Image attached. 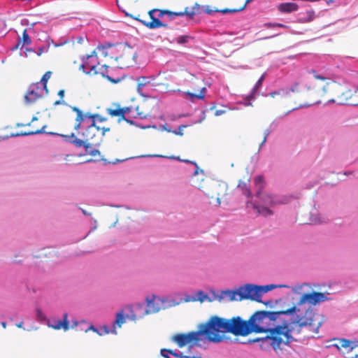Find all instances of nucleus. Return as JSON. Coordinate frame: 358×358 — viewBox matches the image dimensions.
<instances>
[{
	"label": "nucleus",
	"mask_w": 358,
	"mask_h": 358,
	"mask_svg": "<svg viewBox=\"0 0 358 358\" xmlns=\"http://www.w3.org/2000/svg\"><path fill=\"white\" fill-rule=\"evenodd\" d=\"M277 287L278 286L275 285L261 286L253 284H246L239 287L235 290H225L221 292L217 296V299L220 302L250 299L252 301L263 303L262 301L263 294ZM279 287L282 286L280 285ZM327 299L328 298L325 293L312 292L302 294L299 300L295 304L286 308L284 306L285 303L282 299L264 302L267 307H269L272 310H256L254 313H313L317 306Z\"/></svg>",
	"instance_id": "obj_1"
},
{
	"label": "nucleus",
	"mask_w": 358,
	"mask_h": 358,
	"mask_svg": "<svg viewBox=\"0 0 358 358\" xmlns=\"http://www.w3.org/2000/svg\"><path fill=\"white\" fill-rule=\"evenodd\" d=\"M253 318L243 320L240 316L230 319L217 316L212 317L207 322L210 334L209 342L219 343L226 341L228 338L222 335L224 334L242 337L249 336L252 334V331L257 329L253 324Z\"/></svg>",
	"instance_id": "obj_2"
},
{
	"label": "nucleus",
	"mask_w": 358,
	"mask_h": 358,
	"mask_svg": "<svg viewBox=\"0 0 358 358\" xmlns=\"http://www.w3.org/2000/svg\"><path fill=\"white\" fill-rule=\"evenodd\" d=\"M200 172L199 175L198 169H196L194 176L192 178L193 185L201 190L210 199V203H215L216 206H220V199L227 194V184L205 177L203 170Z\"/></svg>",
	"instance_id": "obj_3"
},
{
	"label": "nucleus",
	"mask_w": 358,
	"mask_h": 358,
	"mask_svg": "<svg viewBox=\"0 0 358 358\" xmlns=\"http://www.w3.org/2000/svg\"><path fill=\"white\" fill-rule=\"evenodd\" d=\"M146 308H144L143 303H136L126 306L117 313H157L162 310H166L181 303V301H176L174 299L167 297L160 298L157 295L152 294L145 298Z\"/></svg>",
	"instance_id": "obj_4"
},
{
	"label": "nucleus",
	"mask_w": 358,
	"mask_h": 358,
	"mask_svg": "<svg viewBox=\"0 0 358 358\" xmlns=\"http://www.w3.org/2000/svg\"><path fill=\"white\" fill-rule=\"evenodd\" d=\"M310 73L313 74V77L316 80L327 81L325 85L322 87V92L320 95L323 96L329 95L327 96L329 101L335 102L336 100L334 99V96H337V101L341 104H355V101L353 100L355 92L348 89L340 93L341 87L338 83L324 77V76L317 74L315 70H311Z\"/></svg>",
	"instance_id": "obj_5"
},
{
	"label": "nucleus",
	"mask_w": 358,
	"mask_h": 358,
	"mask_svg": "<svg viewBox=\"0 0 358 358\" xmlns=\"http://www.w3.org/2000/svg\"><path fill=\"white\" fill-rule=\"evenodd\" d=\"M292 317L291 326L286 330L283 335L286 340L284 341L285 345H289L296 340L292 336L293 334H300L303 327H307L309 331L318 333L319 329L322 324V320L315 319L313 317H306L307 315H290Z\"/></svg>",
	"instance_id": "obj_6"
},
{
	"label": "nucleus",
	"mask_w": 358,
	"mask_h": 358,
	"mask_svg": "<svg viewBox=\"0 0 358 358\" xmlns=\"http://www.w3.org/2000/svg\"><path fill=\"white\" fill-rule=\"evenodd\" d=\"M210 334L207 322L201 323L198 326V330L190 331L187 334H178L175 335L172 340L176 342L180 348L189 344L188 351L190 352L194 347H201V343H205L209 341Z\"/></svg>",
	"instance_id": "obj_7"
},
{
	"label": "nucleus",
	"mask_w": 358,
	"mask_h": 358,
	"mask_svg": "<svg viewBox=\"0 0 358 358\" xmlns=\"http://www.w3.org/2000/svg\"><path fill=\"white\" fill-rule=\"evenodd\" d=\"M86 69L88 71L87 73H92V74H101L103 77L107 78L112 83H116L117 80L112 79L107 75L108 66L106 64L100 65L97 61V56L95 50L87 56V61L80 66Z\"/></svg>",
	"instance_id": "obj_8"
},
{
	"label": "nucleus",
	"mask_w": 358,
	"mask_h": 358,
	"mask_svg": "<svg viewBox=\"0 0 358 358\" xmlns=\"http://www.w3.org/2000/svg\"><path fill=\"white\" fill-rule=\"evenodd\" d=\"M73 129L78 135H80L85 141L90 143H96L99 134V127L94 124V121H87L81 124L79 128L76 127V118L75 119Z\"/></svg>",
	"instance_id": "obj_9"
},
{
	"label": "nucleus",
	"mask_w": 358,
	"mask_h": 358,
	"mask_svg": "<svg viewBox=\"0 0 358 358\" xmlns=\"http://www.w3.org/2000/svg\"><path fill=\"white\" fill-rule=\"evenodd\" d=\"M280 315H251L249 319L253 320V324L257 329L252 331V333L261 334L268 333L270 327L273 326V322L279 317Z\"/></svg>",
	"instance_id": "obj_10"
},
{
	"label": "nucleus",
	"mask_w": 358,
	"mask_h": 358,
	"mask_svg": "<svg viewBox=\"0 0 358 358\" xmlns=\"http://www.w3.org/2000/svg\"><path fill=\"white\" fill-rule=\"evenodd\" d=\"M117 55L111 56L117 62L120 68H128L135 63L136 52L129 46H120L117 49Z\"/></svg>",
	"instance_id": "obj_11"
},
{
	"label": "nucleus",
	"mask_w": 358,
	"mask_h": 358,
	"mask_svg": "<svg viewBox=\"0 0 358 358\" xmlns=\"http://www.w3.org/2000/svg\"><path fill=\"white\" fill-rule=\"evenodd\" d=\"M45 128H46V125H43L41 128L33 129L31 130L24 131V132L22 133L21 135L31 136V135H36V134H48L51 136H61L66 141L74 143L77 147L84 146L85 148V145H87L89 143L83 138H82L81 139L78 138L74 133H72L70 135L59 134L56 132L47 131L45 130Z\"/></svg>",
	"instance_id": "obj_12"
},
{
	"label": "nucleus",
	"mask_w": 358,
	"mask_h": 358,
	"mask_svg": "<svg viewBox=\"0 0 358 358\" xmlns=\"http://www.w3.org/2000/svg\"><path fill=\"white\" fill-rule=\"evenodd\" d=\"M48 90L42 87L40 83H32L24 96V101L26 105H31L41 99L45 94H48Z\"/></svg>",
	"instance_id": "obj_13"
},
{
	"label": "nucleus",
	"mask_w": 358,
	"mask_h": 358,
	"mask_svg": "<svg viewBox=\"0 0 358 358\" xmlns=\"http://www.w3.org/2000/svg\"><path fill=\"white\" fill-rule=\"evenodd\" d=\"M71 110L76 113V127L79 128V127L85 124L87 121H94V124H96V121L99 122H103L107 121V117H103L98 113H84L82 110L76 106H71Z\"/></svg>",
	"instance_id": "obj_14"
},
{
	"label": "nucleus",
	"mask_w": 358,
	"mask_h": 358,
	"mask_svg": "<svg viewBox=\"0 0 358 358\" xmlns=\"http://www.w3.org/2000/svg\"><path fill=\"white\" fill-rule=\"evenodd\" d=\"M45 315H27L22 321L15 323V325L26 331L36 330L38 328Z\"/></svg>",
	"instance_id": "obj_15"
},
{
	"label": "nucleus",
	"mask_w": 358,
	"mask_h": 358,
	"mask_svg": "<svg viewBox=\"0 0 358 358\" xmlns=\"http://www.w3.org/2000/svg\"><path fill=\"white\" fill-rule=\"evenodd\" d=\"M186 81L188 83V85L192 91H199V93L196 94L187 91L185 92V96H187L192 101H194L195 99L203 100L205 97V92L206 90L205 87H200L199 83H201V80L196 78L194 76L190 75L189 79L187 80Z\"/></svg>",
	"instance_id": "obj_16"
},
{
	"label": "nucleus",
	"mask_w": 358,
	"mask_h": 358,
	"mask_svg": "<svg viewBox=\"0 0 358 358\" xmlns=\"http://www.w3.org/2000/svg\"><path fill=\"white\" fill-rule=\"evenodd\" d=\"M47 315H45V319L43 320L41 324H45L49 327H52L55 329H63L66 331L69 329V322L67 319L68 315H64L62 320H57L55 318H48Z\"/></svg>",
	"instance_id": "obj_17"
},
{
	"label": "nucleus",
	"mask_w": 358,
	"mask_h": 358,
	"mask_svg": "<svg viewBox=\"0 0 358 358\" xmlns=\"http://www.w3.org/2000/svg\"><path fill=\"white\" fill-rule=\"evenodd\" d=\"M157 11H158V9H152L148 12V15L150 16V18L151 19L150 22L142 20L139 19L138 17L134 18L136 20L140 21L143 24H144L149 29H156L161 27H166L167 24H163L158 18L155 17L154 13Z\"/></svg>",
	"instance_id": "obj_18"
},
{
	"label": "nucleus",
	"mask_w": 358,
	"mask_h": 358,
	"mask_svg": "<svg viewBox=\"0 0 358 358\" xmlns=\"http://www.w3.org/2000/svg\"><path fill=\"white\" fill-rule=\"evenodd\" d=\"M80 330H83L85 332L91 330L96 333L99 336H103L109 333L113 334H117V331L114 328H110L107 325H103L99 327H95L93 324H88L86 328L80 327Z\"/></svg>",
	"instance_id": "obj_19"
},
{
	"label": "nucleus",
	"mask_w": 358,
	"mask_h": 358,
	"mask_svg": "<svg viewBox=\"0 0 358 358\" xmlns=\"http://www.w3.org/2000/svg\"><path fill=\"white\" fill-rule=\"evenodd\" d=\"M143 315H116V319L111 328L115 327V330H116V327H121V326L126 322L127 320L135 322L142 319Z\"/></svg>",
	"instance_id": "obj_20"
},
{
	"label": "nucleus",
	"mask_w": 358,
	"mask_h": 358,
	"mask_svg": "<svg viewBox=\"0 0 358 358\" xmlns=\"http://www.w3.org/2000/svg\"><path fill=\"white\" fill-rule=\"evenodd\" d=\"M289 326H291V322L287 320H284L282 324L278 325H275L273 323V326L270 327L268 333H270V336L284 335L285 334V331L288 330Z\"/></svg>",
	"instance_id": "obj_21"
},
{
	"label": "nucleus",
	"mask_w": 358,
	"mask_h": 358,
	"mask_svg": "<svg viewBox=\"0 0 358 358\" xmlns=\"http://www.w3.org/2000/svg\"><path fill=\"white\" fill-rule=\"evenodd\" d=\"M210 301L209 297L203 292L199 291L194 296L186 295L184 299H180L181 303L182 302H190V301H199L200 302H203L205 301Z\"/></svg>",
	"instance_id": "obj_22"
},
{
	"label": "nucleus",
	"mask_w": 358,
	"mask_h": 358,
	"mask_svg": "<svg viewBox=\"0 0 358 358\" xmlns=\"http://www.w3.org/2000/svg\"><path fill=\"white\" fill-rule=\"evenodd\" d=\"M277 9L281 13H291L296 11L299 9V6L296 3L285 2L278 5Z\"/></svg>",
	"instance_id": "obj_23"
},
{
	"label": "nucleus",
	"mask_w": 358,
	"mask_h": 358,
	"mask_svg": "<svg viewBox=\"0 0 358 358\" xmlns=\"http://www.w3.org/2000/svg\"><path fill=\"white\" fill-rule=\"evenodd\" d=\"M138 82V90H140L143 87L146 85L147 84H151L153 86H158L160 85H164L162 82H155V78L153 76L150 77H145L141 76L137 78Z\"/></svg>",
	"instance_id": "obj_24"
},
{
	"label": "nucleus",
	"mask_w": 358,
	"mask_h": 358,
	"mask_svg": "<svg viewBox=\"0 0 358 358\" xmlns=\"http://www.w3.org/2000/svg\"><path fill=\"white\" fill-rule=\"evenodd\" d=\"M106 113L112 117H118V122L123 120L122 119V111L120 105L118 103H113L111 107L106 108Z\"/></svg>",
	"instance_id": "obj_25"
},
{
	"label": "nucleus",
	"mask_w": 358,
	"mask_h": 358,
	"mask_svg": "<svg viewBox=\"0 0 358 358\" xmlns=\"http://www.w3.org/2000/svg\"><path fill=\"white\" fill-rule=\"evenodd\" d=\"M254 182L257 189V196H261L262 192H263L262 189H264L265 184L264 178L262 176H258L255 177Z\"/></svg>",
	"instance_id": "obj_26"
},
{
	"label": "nucleus",
	"mask_w": 358,
	"mask_h": 358,
	"mask_svg": "<svg viewBox=\"0 0 358 358\" xmlns=\"http://www.w3.org/2000/svg\"><path fill=\"white\" fill-rule=\"evenodd\" d=\"M266 205L273 206L278 202L275 198L269 194L262 192L261 196H258Z\"/></svg>",
	"instance_id": "obj_27"
},
{
	"label": "nucleus",
	"mask_w": 358,
	"mask_h": 358,
	"mask_svg": "<svg viewBox=\"0 0 358 358\" xmlns=\"http://www.w3.org/2000/svg\"><path fill=\"white\" fill-rule=\"evenodd\" d=\"M31 40L29 34H27V29H24V31L22 32V37L21 41H20L15 45V47L13 48V50L18 48L20 47V45H21V48H22L24 45L31 44Z\"/></svg>",
	"instance_id": "obj_28"
},
{
	"label": "nucleus",
	"mask_w": 358,
	"mask_h": 358,
	"mask_svg": "<svg viewBox=\"0 0 358 358\" xmlns=\"http://www.w3.org/2000/svg\"><path fill=\"white\" fill-rule=\"evenodd\" d=\"M266 339L271 341V345L274 350L279 348L280 345L284 343L283 339L278 336H266Z\"/></svg>",
	"instance_id": "obj_29"
},
{
	"label": "nucleus",
	"mask_w": 358,
	"mask_h": 358,
	"mask_svg": "<svg viewBox=\"0 0 358 358\" xmlns=\"http://www.w3.org/2000/svg\"><path fill=\"white\" fill-rule=\"evenodd\" d=\"M251 205H252L253 208L257 210L258 215L267 217L273 214V212L268 208L253 205L252 203H251Z\"/></svg>",
	"instance_id": "obj_30"
},
{
	"label": "nucleus",
	"mask_w": 358,
	"mask_h": 358,
	"mask_svg": "<svg viewBox=\"0 0 358 358\" xmlns=\"http://www.w3.org/2000/svg\"><path fill=\"white\" fill-rule=\"evenodd\" d=\"M200 5L196 3L191 8L189 7H186L185 9H187V17L189 20H192L194 16L196 14H199L200 10Z\"/></svg>",
	"instance_id": "obj_31"
},
{
	"label": "nucleus",
	"mask_w": 358,
	"mask_h": 358,
	"mask_svg": "<svg viewBox=\"0 0 358 358\" xmlns=\"http://www.w3.org/2000/svg\"><path fill=\"white\" fill-rule=\"evenodd\" d=\"M306 17L301 19L300 22L303 23L312 22L315 19V11L313 10H308L305 13Z\"/></svg>",
	"instance_id": "obj_32"
},
{
	"label": "nucleus",
	"mask_w": 358,
	"mask_h": 358,
	"mask_svg": "<svg viewBox=\"0 0 358 358\" xmlns=\"http://www.w3.org/2000/svg\"><path fill=\"white\" fill-rule=\"evenodd\" d=\"M238 187L242 190L243 194H245L247 197H250L252 196V193L246 182L240 181L238 185Z\"/></svg>",
	"instance_id": "obj_33"
},
{
	"label": "nucleus",
	"mask_w": 358,
	"mask_h": 358,
	"mask_svg": "<svg viewBox=\"0 0 358 358\" xmlns=\"http://www.w3.org/2000/svg\"><path fill=\"white\" fill-rule=\"evenodd\" d=\"M120 110L122 111V119L130 124H134L133 120H130L126 117V115L131 112V108L130 107H123V108L120 107Z\"/></svg>",
	"instance_id": "obj_34"
},
{
	"label": "nucleus",
	"mask_w": 358,
	"mask_h": 358,
	"mask_svg": "<svg viewBox=\"0 0 358 358\" xmlns=\"http://www.w3.org/2000/svg\"><path fill=\"white\" fill-rule=\"evenodd\" d=\"M52 76V72L48 71L45 73V74L43 76V77L41 79V81L39 82L40 84L42 85V87H44L45 90H48L47 87V83L48 80Z\"/></svg>",
	"instance_id": "obj_35"
},
{
	"label": "nucleus",
	"mask_w": 358,
	"mask_h": 358,
	"mask_svg": "<svg viewBox=\"0 0 358 358\" xmlns=\"http://www.w3.org/2000/svg\"><path fill=\"white\" fill-rule=\"evenodd\" d=\"M94 143H89L87 145H85L86 152L90 155L91 156L95 157L96 155H99V151L96 149H94L92 147V145Z\"/></svg>",
	"instance_id": "obj_36"
},
{
	"label": "nucleus",
	"mask_w": 358,
	"mask_h": 358,
	"mask_svg": "<svg viewBox=\"0 0 358 358\" xmlns=\"http://www.w3.org/2000/svg\"><path fill=\"white\" fill-rule=\"evenodd\" d=\"M186 15L187 17V9L184 10V11H179V12H173L169 10V17L170 19H173V17H180Z\"/></svg>",
	"instance_id": "obj_37"
},
{
	"label": "nucleus",
	"mask_w": 358,
	"mask_h": 358,
	"mask_svg": "<svg viewBox=\"0 0 358 358\" xmlns=\"http://www.w3.org/2000/svg\"><path fill=\"white\" fill-rule=\"evenodd\" d=\"M245 8V4L243 6H242L241 8H236V9L224 8V9L220 10V12H221V13H222L224 14H226V13H236V12H238V11H241Z\"/></svg>",
	"instance_id": "obj_38"
},
{
	"label": "nucleus",
	"mask_w": 358,
	"mask_h": 358,
	"mask_svg": "<svg viewBox=\"0 0 358 358\" xmlns=\"http://www.w3.org/2000/svg\"><path fill=\"white\" fill-rule=\"evenodd\" d=\"M171 355L178 357V358H185L187 355H184L182 352L179 350L173 351L172 350H169Z\"/></svg>",
	"instance_id": "obj_39"
},
{
	"label": "nucleus",
	"mask_w": 358,
	"mask_h": 358,
	"mask_svg": "<svg viewBox=\"0 0 358 358\" xmlns=\"http://www.w3.org/2000/svg\"><path fill=\"white\" fill-rule=\"evenodd\" d=\"M340 343L342 348H347L350 347L352 341L346 338L340 339Z\"/></svg>",
	"instance_id": "obj_40"
},
{
	"label": "nucleus",
	"mask_w": 358,
	"mask_h": 358,
	"mask_svg": "<svg viewBox=\"0 0 358 358\" xmlns=\"http://www.w3.org/2000/svg\"><path fill=\"white\" fill-rule=\"evenodd\" d=\"M189 38L188 36H180L176 38V41L179 44H184L188 42Z\"/></svg>",
	"instance_id": "obj_41"
},
{
	"label": "nucleus",
	"mask_w": 358,
	"mask_h": 358,
	"mask_svg": "<svg viewBox=\"0 0 358 358\" xmlns=\"http://www.w3.org/2000/svg\"><path fill=\"white\" fill-rule=\"evenodd\" d=\"M161 355L164 358H171L170 357V351L169 349L163 348L160 350Z\"/></svg>",
	"instance_id": "obj_42"
},
{
	"label": "nucleus",
	"mask_w": 358,
	"mask_h": 358,
	"mask_svg": "<svg viewBox=\"0 0 358 358\" xmlns=\"http://www.w3.org/2000/svg\"><path fill=\"white\" fill-rule=\"evenodd\" d=\"M300 83H294L292 87H291L290 90L293 92H302V90H300L299 89V87H300Z\"/></svg>",
	"instance_id": "obj_43"
},
{
	"label": "nucleus",
	"mask_w": 358,
	"mask_h": 358,
	"mask_svg": "<svg viewBox=\"0 0 358 358\" xmlns=\"http://www.w3.org/2000/svg\"><path fill=\"white\" fill-rule=\"evenodd\" d=\"M110 131V128L108 127H99V134H101V136L103 137L106 135V132H108Z\"/></svg>",
	"instance_id": "obj_44"
},
{
	"label": "nucleus",
	"mask_w": 358,
	"mask_h": 358,
	"mask_svg": "<svg viewBox=\"0 0 358 358\" xmlns=\"http://www.w3.org/2000/svg\"><path fill=\"white\" fill-rule=\"evenodd\" d=\"M269 339H266V336L265 337H263V338H256L255 339H252V340H249L248 341V343H259V342H264V341H268Z\"/></svg>",
	"instance_id": "obj_45"
},
{
	"label": "nucleus",
	"mask_w": 358,
	"mask_h": 358,
	"mask_svg": "<svg viewBox=\"0 0 358 358\" xmlns=\"http://www.w3.org/2000/svg\"><path fill=\"white\" fill-rule=\"evenodd\" d=\"M79 324L80 325H86L87 323L84 320H81L80 322H78L77 320H73L71 323V328H74L76 327H78Z\"/></svg>",
	"instance_id": "obj_46"
},
{
	"label": "nucleus",
	"mask_w": 358,
	"mask_h": 358,
	"mask_svg": "<svg viewBox=\"0 0 358 358\" xmlns=\"http://www.w3.org/2000/svg\"><path fill=\"white\" fill-rule=\"evenodd\" d=\"M159 12V17H163L164 15H169V10H159L158 9V11Z\"/></svg>",
	"instance_id": "obj_47"
},
{
	"label": "nucleus",
	"mask_w": 358,
	"mask_h": 358,
	"mask_svg": "<svg viewBox=\"0 0 358 358\" xmlns=\"http://www.w3.org/2000/svg\"><path fill=\"white\" fill-rule=\"evenodd\" d=\"M204 11H205V13H206L207 14H209V15H211V14H213V13H215V12H220V10H213V9L210 8V7H209V6H207V7L205 8Z\"/></svg>",
	"instance_id": "obj_48"
},
{
	"label": "nucleus",
	"mask_w": 358,
	"mask_h": 358,
	"mask_svg": "<svg viewBox=\"0 0 358 358\" xmlns=\"http://www.w3.org/2000/svg\"><path fill=\"white\" fill-rule=\"evenodd\" d=\"M306 285H307V284H303V285H296V286H295V287H294L292 288V290L294 292H296V293H299L298 291L301 289L303 288V287L306 286Z\"/></svg>",
	"instance_id": "obj_49"
},
{
	"label": "nucleus",
	"mask_w": 358,
	"mask_h": 358,
	"mask_svg": "<svg viewBox=\"0 0 358 358\" xmlns=\"http://www.w3.org/2000/svg\"><path fill=\"white\" fill-rule=\"evenodd\" d=\"M263 79H264V76H262L259 80L255 84V89H257L258 87H259L262 84V81H263Z\"/></svg>",
	"instance_id": "obj_50"
},
{
	"label": "nucleus",
	"mask_w": 358,
	"mask_h": 358,
	"mask_svg": "<svg viewBox=\"0 0 358 358\" xmlns=\"http://www.w3.org/2000/svg\"><path fill=\"white\" fill-rule=\"evenodd\" d=\"M185 127V125L180 126L179 127V131H174V134H176V135L182 136L183 135L182 129Z\"/></svg>",
	"instance_id": "obj_51"
},
{
	"label": "nucleus",
	"mask_w": 358,
	"mask_h": 358,
	"mask_svg": "<svg viewBox=\"0 0 358 358\" xmlns=\"http://www.w3.org/2000/svg\"><path fill=\"white\" fill-rule=\"evenodd\" d=\"M54 105H66V102L62 99L56 101L54 103Z\"/></svg>",
	"instance_id": "obj_52"
},
{
	"label": "nucleus",
	"mask_w": 358,
	"mask_h": 358,
	"mask_svg": "<svg viewBox=\"0 0 358 358\" xmlns=\"http://www.w3.org/2000/svg\"><path fill=\"white\" fill-rule=\"evenodd\" d=\"M269 134V131H266L265 133H264V139L261 143V145H263L266 143V138H267V136H268Z\"/></svg>",
	"instance_id": "obj_53"
},
{
	"label": "nucleus",
	"mask_w": 358,
	"mask_h": 358,
	"mask_svg": "<svg viewBox=\"0 0 358 358\" xmlns=\"http://www.w3.org/2000/svg\"><path fill=\"white\" fill-rule=\"evenodd\" d=\"M224 112H225V111H224V110H216L215 111V116L221 115L224 114Z\"/></svg>",
	"instance_id": "obj_54"
},
{
	"label": "nucleus",
	"mask_w": 358,
	"mask_h": 358,
	"mask_svg": "<svg viewBox=\"0 0 358 358\" xmlns=\"http://www.w3.org/2000/svg\"><path fill=\"white\" fill-rule=\"evenodd\" d=\"M137 115L140 119H145L147 117V115L143 112L138 113Z\"/></svg>",
	"instance_id": "obj_55"
},
{
	"label": "nucleus",
	"mask_w": 358,
	"mask_h": 358,
	"mask_svg": "<svg viewBox=\"0 0 358 358\" xmlns=\"http://www.w3.org/2000/svg\"><path fill=\"white\" fill-rule=\"evenodd\" d=\"M158 76H163L164 78V79H166V80L171 79V76H169V77H167V76H166V73H159L158 74Z\"/></svg>",
	"instance_id": "obj_56"
},
{
	"label": "nucleus",
	"mask_w": 358,
	"mask_h": 358,
	"mask_svg": "<svg viewBox=\"0 0 358 358\" xmlns=\"http://www.w3.org/2000/svg\"><path fill=\"white\" fill-rule=\"evenodd\" d=\"M64 93H65V92H64V90H60L58 92L57 94H58V96H59L61 97V99H62L64 97Z\"/></svg>",
	"instance_id": "obj_57"
},
{
	"label": "nucleus",
	"mask_w": 358,
	"mask_h": 358,
	"mask_svg": "<svg viewBox=\"0 0 358 358\" xmlns=\"http://www.w3.org/2000/svg\"><path fill=\"white\" fill-rule=\"evenodd\" d=\"M358 342L357 341H352V343H351V345H350V348L351 350L354 349L355 348L357 347L358 346V344H357Z\"/></svg>",
	"instance_id": "obj_58"
},
{
	"label": "nucleus",
	"mask_w": 358,
	"mask_h": 358,
	"mask_svg": "<svg viewBox=\"0 0 358 358\" xmlns=\"http://www.w3.org/2000/svg\"><path fill=\"white\" fill-rule=\"evenodd\" d=\"M264 27L266 28L275 27V26H274V23H266L264 24Z\"/></svg>",
	"instance_id": "obj_59"
},
{
	"label": "nucleus",
	"mask_w": 358,
	"mask_h": 358,
	"mask_svg": "<svg viewBox=\"0 0 358 358\" xmlns=\"http://www.w3.org/2000/svg\"><path fill=\"white\" fill-rule=\"evenodd\" d=\"M274 26H275V27H287V26L280 23H274Z\"/></svg>",
	"instance_id": "obj_60"
},
{
	"label": "nucleus",
	"mask_w": 358,
	"mask_h": 358,
	"mask_svg": "<svg viewBox=\"0 0 358 358\" xmlns=\"http://www.w3.org/2000/svg\"><path fill=\"white\" fill-rule=\"evenodd\" d=\"M185 358H203L201 356H192L190 355H188Z\"/></svg>",
	"instance_id": "obj_61"
},
{
	"label": "nucleus",
	"mask_w": 358,
	"mask_h": 358,
	"mask_svg": "<svg viewBox=\"0 0 358 358\" xmlns=\"http://www.w3.org/2000/svg\"><path fill=\"white\" fill-rule=\"evenodd\" d=\"M277 94H280V92H273L270 93V96L273 98L275 97V96Z\"/></svg>",
	"instance_id": "obj_62"
},
{
	"label": "nucleus",
	"mask_w": 358,
	"mask_h": 358,
	"mask_svg": "<svg viewBox=\"0 0 358 358\" xmlns=\"http://www.w3.org/2000/svg\"><path fill=\"white\" fill-rule=\"evenodd\" d=\"M31 125V123H27V124H17V127H24V126H30Z\"/></svg>",
	"instance_id": "obj_63"
},
{
	"label": "nucleus",
	"mask_w": 358,
	"mask_h": 358,
	"mask_svg": "<svg viewBox=\"0 0 358 358\" xmlns=\"http://www.w3.org/2000/svg\"><path fill=\"white\" fill-rule=\"evenodd\" d=\"M1 324L2 325V327H3V328H6V324H7V322H5V321H2V322H1Z\"/></svg>",
	"instance_id": "obj_64"
}]
</instances>
